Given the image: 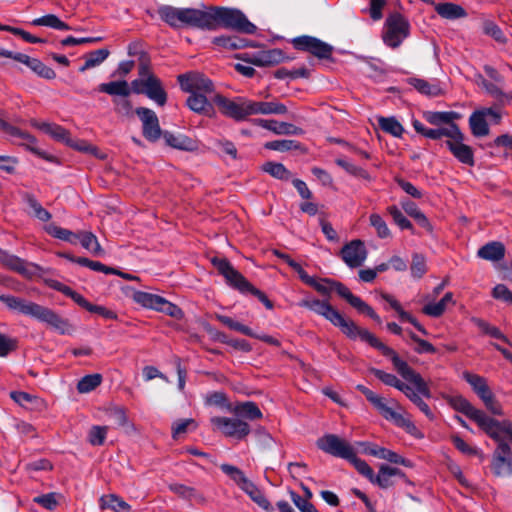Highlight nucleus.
Segmentation results:
<instances>
[{"label":"nucleus","instance_id":"f257e3e1","mask_svg":"<svg viewBox=\"0 0 512 512\" xmlns=\"http://www.w3.org/2000/svg\"><path fill=\"white\" fill-rule=\"evenodd\" d=\"M160 18L174 28L186 26L202 30L224 28L238 33L255 34L257 27L237 8L208 6L206 10L161 6Z\"/></svg>","mask_w":512,"mask_h":512},{"label":"nucleus","instance_id":"f03ea898","mask_svg":"<svg viewBox=\"0 0 512 512\" xmlns=\"http://www.w3.org/2000/svg\"><path fill=\"white\" fill-rule=\"evenodd\" d=\"M339 327L341 332L351 340H360L367 342L373 348L378 349L384 356L388 357L397 372L406 380L413 382L420 393L429 396V390L422 376L413 370L406 361L401 359L399 355L390 347L383 344L377 337L368 330L356 325V322H333Z\"/></svg>","mask_w":512,"mask_h":512},{"label":"nucleus","instance_id":"7ed1b4c3","mask_svg":"<svg viewBox=\"0 0 512 512\" xmlns=\"http://www.w3.org/2000/svg\"><path fill=\"white\" fill-rule=\"evenodd\" d=\"M445 399L454 410L474 421L491 439L498 441L500 439V433H504L512 440L511 421H498L488 416L483 410L474 407L470 401L462 395L446 396Z\"/></svg>","mask_w":512,"mask_h":512},{"label":"nucleus","instance_id":"20e7f679","mask_svg":"<svg viewBox=\"0 0 512 512\" xmlns=\"http://www.w3.org/2000/svg\"><path fill=\"white\" fill-rule=\"evenodd\" d=\"M213 267L222 275L226 283L241 293H251L261 301L266 308L272 309L273 302L261 290L254 287L238 270H236L230 261L223 257L214 256L210 259Z\"/></svg>","mask_w":512,"mask_h":512},{"label":"nucleus","instance_id":"39448f33","mask_svg":"<svg viewBox=\"0 0 512 512\" xmlns=\"http://www.w3.org/2000/svg\"><path fill=\"white\" fill-rule=\"evenodd\" d=\"M308 286L313 287L317 292L324 296H327L334 291L341 298L346 300L350 306L356 309L359 315L371 318L372 320H380L379 316L370 305L360 297L355 296L347 286L339 281L328 278L318 281L313 277L312 282H310Z\"/></svg>","mask_w":512,"mask_h":512},{"label":"nucleus","instance_id":"423d86ee","mask_svg":"<svg viewBox=\"0 0 512 512\" xmlns=\"http://www.w3.org/2000/svg\"><path fill=\"white\" fill-rule=\"evenodd\" d=\"M356 388L366 397V399L386 420L393 422L396 426L403 428L407 433L411 435L416 434L418 429L415 424L402 413L388 406L383 397L377 395L364 385H357Z\"/></svg>","mask_w":512,"mask_h":512},{"label":"nucleus","instance_id":"0eeeda50","mask_svg":"<svg viewBox=\"0 0 512 512\" xmlns=\"http://www.w3.org/2000/svg\"><path fill=\"white\" fill-rule=\"evenodd\" d=\"M212 101L218 106L222 115L237 122L246 120L252 115L251 100L242 97L232 100L221 94H215Z\"/></svg>","mask_w":512,"mask_h":512},{"label":"nucleus","instance_id":"6e6552de","mask_svg":"<svg viewBox=\"0 0 512 512\" xmlns=\"http://www.w3.org/2000/svg\"><path fill=\"white\" fill-rule=\"evenodd\" d=\"M133 299L141 306L162 312L169 317L176 319H181L184 317V313L180 307L159 295L143 291H136L133 294Z\"/></svg>","mask_w":512,"mask_h":512},{"label":"nucleus","instance_id":"1a4fd4ad","mask_svg":"<svg viewBox=\"0 0 512 512\" xmlns=\"http://www.w3.org/2000/svg\"><path fill=\"white\" fill-rule=\"evenodd\" d=\"M214 429L221 432L224 436L236 440L245 439L251 432L250 425L238 417L215 416L210 419Z\"/></svg>","mask_w":512,"mask_h":512},{"label":"nucleus","instance_id":"9d476101","mask_svg":"<svg viewBox=\"0 0 512 512\" xmlns=\"http://www.w3.org/2000/svg\"><path fill=\"white\" fill-rule=\"evenodd\" d=\"M0 301L12 310H18L24 315L36 317L39 320H58L57 316L50 309L15 296L0 295Z\"/></svg>","mask_w":512,"mask_h":512},{"label":"nucleus","instance_id":"9b49d317","mask_svg":"<svg viewBox=\"0 0 512 512\" xmlns=\"http://www.w3.org/2000/svg\"><path fill=\"white\" fill-rule=\"evenodd\" d=\"M383 41L391 48H397L409 35V23L400 13H393L386 19Z\"/></svg>","mask_w":512,"mask_h":512},{"label":"nucleus","instance_id":"f8f14e48","mask_svg":"<svg viewBox=\"0 0 512 512\" xmlns=\"http://www.w3.org/2000/svg\"><path fill=\"white\" fill-rule=\"evenodd\" d=\"M177 81L184 92L211 94L215 91L212 80L200 72H187L180 74Z\"/></svg>","mask_w":512,"mask_h":512},{"label":"nucleus","instance_id":"ddd939ff","mask_svg":"<svg viewBox=\"0 0 512 512\" xmlns=\"http://www.w3.org/2000/svg\"><path fill=\"white\" fill-rule=\"evenodd\" d=\"M293 47L299 51L311 53L318 59H331L333 47L312 36H299L291 41Z\"/></svg>","mask_w":512,"mask_h":512},{"label":"nucleus","instance_id":"4468645a","mask_svg":"<svg viewBox=\"0 0 512 512\" xmlns=\"http://www.w3.org/2000/svg\"><path fill=\"white\" fill-rule=\"evenodd\" d=\"M316 444L323 452L345 460L351 457L354 451L346 440L335 434H325L317 440Z\"/></svg>","mask_w":512,"mask_h":512},{"label":"nucleus","instance_id":"2eb2a0df","mask_svg":"<svg viewBox=\"0 0 512 512\" xmlns=\"http://www.w3.org/2000/svg\"><path fill=\"white\" fill-rule=\"evenodd\" d=\"M136 115L142 122V134L150 142L158 141L163 135L164 131L161 130L159 119L156 113L146 107H138L135 109Z\"/></svg>","mask_w":512,"mask_h":512},{"label":"nucleus","instance_id":"dca6fc26","mask_svg":"<svg viewBox=\"0 0 512 512\" xmlns=\"http://www.w3.org/2000/svg\"><path fill=\"white\" fill-rule=\"evenodd\" d=\"M235 57L258 67L274 66L283 62L285 59L284 52L278 48L262 50L254 54H237Z\"/></svg>","mask_w":512,"mask_h":512},{"label":"nucleus","instance_id":"f3484780","mask_svg":"<svg viewBox=\"0 0 512 512\" xmlns=\"http://www.w3.org/2000/svg\"><path fill=\"white\" fill-rule=\"evenodd\" d=\"M503 433H500V439L497 448L493 454L492 471L496 476H507L512 473V453L510 446L502 440Z\"/></svg>","mask_w":512,"mask_h":512},{"label":"nucleus","instance_id":"a211bd4d","mask_svg":"<svg viewBox=\"0 0 512 512\" xmlns=\"http://www.w3.org/2000/svg\"><path fill=\"white\" fill-rule=\"evenodd\" d=\"M340 255L342 260L350 268H357L365 261L367 257V250L362 240L355 239L342 247Z\"/></svg>","mask_w":512,"mask_h":512},{"label":"nucleus","instance_id":"6ab92c4d","mask_svg":"<svg viewBox=\"0 0 512 512\" xmlns=\"http://www.w3.org/2000/svg\"><path fill=\"white\" fill-rule=\"evenodd\" d=\"M5 54L8 55H4V57L11 58L17 62L25 64L39 77H42L47 80H52L56 77L55 71L37 58H32L26 54L18 52L15 53L9 50H5Z\"/></svg>","mask_w":512,"mask_h":512},{"label":"nucleus","instance_id":"aec40b11","mask_svg":"<svg viewBox=\"0 0 512 512\" xmlns=\"http://www.w3.org/2000/svg\"><path fill=\"white\" fill-rule=\"evenodd\" d=\"M253 123L265 128L277 135H302L304 130L301 127L287 122H278L274 119H254Z\"/></svg>","mask_w":512,"mask_h":512},{"label":"nucleus","instance_id":"412c9836","mask_svg":"<svg viewBox=\"0 0 512 512\" xmlns=\"http://www.w3.org/2000/svg\"><path fill=\"white\" fill-rule=\"evenodd\" d=\"M186 105L197 114L210 118L216 115L213 103L207 99L206 94L190 93V96L186 100Z\"/></svg>","mask_w":512,"mask_h":512},{"label":"nucleus","instance_id":"4be33fe9","mask_svg":"<svg viewBox=\"0 0 512 512\" xmlns=\"http://www.w3.org/2000/svg\"><path fill=\"white\" fill-rule=\"evenodd\" d=\"M144 95L155 101L159 106H164L167 102V92L163 88L161 80L156 75H150L146 78Z\"/></svg>","mask_w":512,"mask_h":512},{"label":"nucleus","instance_id":"5701e85b","mask_svg":"<svg viewBox=\"0 0 512 512\" xmlns=\"http://www.w3.org/2000/svg\"><path fill=\"white\" fill-rule=\"evenodd\" d=\"M234 416L244 421H254L263 418V413L253 401L237 402L231 409Z\"/></svg>","mask_w":512,"mask_h":512},{"label":"nucleus","instance_id":"b1692460","mask_svg":"<svg viewBox=\"0 0 512 512\" xmlns=\"http://www.w3.org/2000/svg\"><path fill=\"white\" fill-rule=\"evenodd\" d=\"M161 137H163L165 143L173 149L189 152L198 149L197 141L184 134L174 135L169 131H164Z\"/></svg>","mask_w":512,"mask_h":512},{"label":"nucleus","instance_id":"393cba45","mask_svg":"<svg viewBox=\"0 0 512 512\" xmlns=\"http://www.w3.org/2000/svg\"><path fill=\"white\" fill-rule=\"evenodd\" d=\"M450 305L454 306L455 301L453 299V293L447 292L438 302H428L425 304L421 311L426 316L438 318L443 315L444 311Z\"/></svg>","mask_w":512,"mask_h":512},{"label":"nucleus","instance_id":"a878e982","mask_svg":"<svg viewBox=\"0 0 512 512\" xmlns=\"http://www.w3.org/2000/svg\"><path fill=\"white\" fill-rule=\"evenodd\" d=\"M304 305L309 310L315 312L317 315L325 317L327 320H344L343 316L327 301H305Z\"/></svg>","mask_w":512,"mask_h":512},{"label":"nucleus","instance_id":"bb28decb","mask_svg":"<svg viewBox=\"0 0 512 512\" xmlns=\"http://www.w3.org/2000/svg\"><path fill=\"white\" fill-rule=\"evenodd\" d=\"M0 262L8 269L15 271L25 277H31L32 272L27 268V263L25 260L11 255L8 252L0 249Z\"/></svg>","mask_w":512,"mask_h":512},{"label":"nucleus","instance_id":"cd10ccee","mask_svg":"<svg viewBox=\"0 0 512 512\" xmlns=\"http://www.w3.org/2000/svg\"><path fill=\"white\" fill-rule=\"evenodd\" d=\"M394 476L403 477L404 473L399 468L383 464L380 466L378 474H374L370 482L378 485L380 488L386 489L393 485L391 478Z\"/></svg>","mask_w":512,"mask_h":512},{"label":"nucleus","instance_id":"c85d7f7f","mask_svg":"<svg viewBox=\"0 0 512 512\" xmlns=\"http://www.w3.org/2000/svg\"><path fill=\"white\" fill-rule=\"evenodd\" d=\"M288 112L286 105L278 101H252V115L256 114H276L283 115Z\"/></svg>","mask_w":512,"mask_h":512},{"label":"nucleus","instance_id":"c756f323","mask_svg":"<svg viewBox=\"0 0 512 512\" xmlns=\"http://www.w3.org/2000/svg\"><path fill=\"white\" fill-rule=\"evenodd\" d=\"M434 8L437 14L444 19L454 20L467 16L466 10L461 5L452 2L437 3Z\"/></svg>","mask_w":512,"mask_h":512},{"label":"nucleus","instance_id":"7c9ffc66","mask_svg":"<svg viewBox=\"0 0 512 512\" xmlns=\"http://www.w3.org/2000/svg\"><path fill=\"white\" fill-rule=\"evenodd\" d=\"M241 489L245 491L250 498L257 503L263 510L267 512H273L274 508L266 498L264 493L250 480H247L242 486Z\"/></svg>","mask_w":512,"mask_h":512},{"label":"nucleus","instance_id":"2f4dec72","mask_svg":"<svg viewBox=\"0 0 512 512\" xmlns=\"http://www.w3.org/2000/svg\"><path fill=\"white\" fill-rule=\"evenodd\" d=\"M365 452L369 455L377 457L379 459L387 460L394 464H401L404 466H409V461L397 454L396 452L389 450L384 447H379L377 445H373L365 449Z\"/></svg>","mask_w":512,"mask_h":512},{"label":"nucleus","instance_id":"473e14b6","mask_svg":"<svg viewBox=\"0 0 512 512\" xmlns=\"http://www.w3.org/2000/svg\"><path fill=\"white\" fill-rule=\"evenodd\" d=\"M477 255L485 260L499 261L505 256V246L498 241L489 242L478 250Z\"/></svg>","mask_w":512,"mask_h":512},{"label":"nucleus","instance_id":"72a5a7b5","mask_svg":"<svg viewBox=\"0 0 512 512\" xmlns=\"http://www.w3.org/2000/svg\"><path fill=\"white\" fill-rule=\"evenodd\" d=\"M471 133L475 137H483L489 134V125L485 113L481 110L474 111L469 117Z\"/></svg>","mask_w":512,"mask_h":512},{"label":"nucleus","instance_id":"f704fd0d","mask_svg":"<svg viewBox=\"0 0 512 512\" xmlns=\"http://www.w3.org/2000/svg\"><path fill=\"white\" fill-rule=\"evenodd\" d=\"M171 492L185 500H195L198 503H204V496L194 487L187 486L181 483H171L168 485Z\"/></svg>","mask_w":512,"mask_h":512},{"label":"nucleus","instance_id":"c9c22d12","mask_svg":"<svg viewBox=\"0 0 512 512\" xmlns=\"http://www.w3.org/2000/svg\"><path fill=\"white\" fill-rule=\"evenodd\" d=\"M423 381L425 383H427L424 379ZM411 384H413L415 386V389L416 391H414L411 387H410V390L407 391V393L405 394V396L413 403L415 404L419 410L425 414V416L430 419V420H433L435 418V415L433 413V411L430 409V407L428 406V404L426 402L423 401V399L421 398V396L425 397V398H430L431 397V391H429V396H425L423 395L422 393L419 392V390L417 389V386L409 381ZM427 388H429L428 384H426ZM430 390V389H428Z\"/></svg>","mask_w":512,"mask_h":512},{"label":"nucleus","instance_id":"e433bc0d","mask_svg":"<svg viewBox=\"0 0 512 512\" xmlns=\"http://www.w3.org/2000/svg\"><path fill=\"white\" fill-rule=\"evenodd\" d=\"M407 83L413 86L419 93L429 96L437 97L443 94V90L437 84H432L427 80L411 77L407 79Z\"/></svg>","mask_w":512,"mask_h":512},{"label":"nucleus","instance_id":"4c0bfd02","mask_svg":"<svg viewBox=\"0 0 512 512\" xmlns=\"http://www.w3.org/2000/svg\"><path fill=\"white\" fill-rule=\"evenodd\" d=\"M98 90L102 93L113 96H121L124 98H127L131 94L130 86L125 80L102 83L98 86Z\"/></svg>","mask_w":512,"mask_h":512},{"label":"nucleus","instance_id":"58836bf2","mask_svg":"<svg viewBox=\"0 0 512 512\" xmlns=\"http://www.w3.org/2000/svg\"><path fill=\"white\" fill-rule=\"evenodd\" d=\"M445 144L459 162L468 166L474 165V152L470 146L466 144L454 145L450 142H445Z\"/></svg>","mask_w":512,"mask_h":512},{"label":"nucleus","instance_id":"ea45409f","mask_svg":"<svg viewBox=\"0 0 512 512\" xmlns=\"http://www.w3.org/2000/svg\"><path fill=\"white\" fill-rule=\"evenodd\" d=\"M45 231L52 237L69 242L71 244H76L77 241L81 242L82 231L79 233H74L53 223L46 225Z\"/></svg>","mask_w":512,"mask_h":512},{"label":"nucleus","instance_id":"a19ab883","mask_svg":"<svg viewBox=\"0 0 512 512\" xmlns=\"http://www.w3.org/2000/svg\"><path fill=\"white\" fill-rule=\"evenodd\" d=\"M224 323L227 324V326L230 329L238 331L244 335L260 339L266 343H269V344H272L275 346L280 345V342L278 339H276L272 336H269V335L258 334L256 332H254L248 325L244 324L243 322H224Z\"/></svg>","mask_w":512,"mask_h":512},{"label":"nucleus","instance_id":"79ce46f5","mask_svg":"<svg viewBox=\"0 0 512 512\" xmlns=\"http://www.w3.org/2000/svg\"><path fill=\"white\" fill-rule=\"evenodd\" d=\"M35 126L49 134L56 141L63 142L66 145L70 144V132L64 127L50 123L35 124Z\"/></svg>","mask_w":512,"mask_h":512},{"label":"nucleus","instance_id":"37998d69","mask_svg":"<svg viewBox=\"0 0 512 512\" xmlns=\"http://www.w3.org/2000/svg\"><path fill=\"white\" fill-rule=\"evenodd\" d=\"M212 43L218 47L227 49V50H239L247 47V43L245 42V38L232 35H221L214 37L212 39Z\"/></svg>","mask_w":512,"mask_h":512},{"label":"nucleus","instance_id":"c03bdc74","mask_svg":"<svg viewBox=\"0 0 512 512\" xmlns=\"http://www.w3.org/2000/svg\"><path fill=\"white\" fill-rule=\"evenodd\" d=\"M426 121L434 126H440L442 124H448L449 126L460 118V114L454 111L449 112H432L428 111L424 113Z\"/></svg>","mask_w":512,"mask_h":512},{"label":"nucleus","instance_id":"a18cd8bd","mask_svg":"<svg viewBox=\"0 0 512 512\" xmlns=\"http://www.w3.org/2000/svg\"><path fill=\"white\" fill-rule=\"evenodd\" d=\"M109 55H110V51L107 48H101V49L86 53L83 56V58L85 59V62L83 64V66H81L79 68V71L85 72L88 69H91L93 67L100 65L102 62H104L107 59V57Z\"/></svg>","mask_w":512,"mask_h":512},{"label":"nucleus","instance_id":"49530a36","mask_svg":"<svg viewBox=\"0 0 512 512\" xmlns=\"http://www.w3.org/2000/svg\"><path fill=\"white\" fill-rule=\"evenodd\" d=\"M101 509H111L115 512L130 511L131 506L115 494L103 495L100 498Z\"/></svg>","mask_w":512,"mask_h":512},{"label":"nucleus","instance_id":"de8ad7c7","mask_svg":"<svg viewBox=\"0 0 512 512\" xmlns=\"http://www.w3.org/2000/svg\"><path fill=\"white\" fill-rule=\"evenodd\" d=\"M372 372L374 376L381 382H383L385 385L394 387L399 391L403 392L404 394H406L407 391L410 390V386L399 380L394 374L384 372L380 369H373Z\"/></svg>","mask_w":512,"mask_h":512},{"label":"nucleus","instance_id":"09e8293b","mask_svg":"<svg viewBox=\"0 0 512 512\" xmlns=\"http://www.w3.org/2000/svg\"><path fill=\"white\" fill-rule=\"evenodd\" d=\"M261 169L262 171L268 173L278 180L289 181L292 177V173L282 163L279 162H265Z\"/></svg>","mask_w":512,"mask_h":512},{"label":"nucleus","instance_id":"8fccbe9b","mask_svg":"<svg viewBox=\"0 0 512 512\" xmlns=\"http://www.w3.org/2000/svg\"><path fill=\"white\" fill-rule=\"evenodd\" d=\"M378 125L384 132L394 137L400 138L404 132L403 126L395 117H379Z\"/></svg>","mask_w":512,"mask_h":512},{"label":"nucleus","instance_id":"3c124183","mask_svg":"<svg viewBox=\"0 0 512 512\" xmlns=\"http://www.w3.org/2000/svg\"><path fill=\"white\" fill-rule=\"evenodd\" d=\"M81 245L89 250L94 256L105 255L104 249L98 242L97 237L90 231H82Z\"/></svg>","mask_w":512,"mask_h":512},{"label":"nucleus","instance_id":"603ef678","mask_svg":"<svg viewBox=\"0 0 512 512\" xmlns=\"http://www.w3.org/2000/svg\"><path fill=\"white\" fill-rule=\"evenodd\" d=\"M32 25L35 26H47L58 30H70V26L60 20L56 15L54 14H48L43 17L34 19L32 21Z\"/></svg>","mask_w":512,"mask_h":512},{"label":"nucleus","instance_id":"864d4df0","mask_svg":"<svg viewBox=\"0 0 512 512\" xmlns=\"http://www.w3.org/2000/svg\"><path fill=\"white\" fill-rule=\"evenodd\" d=\"M0 129L12 137L26 140L29 145H32L36 142V138L33 135L26 131H22L18 127L9 124L3 119H0Z\"/></svg>","mask_w":512,"mask_h":512},{"label":"nucleus","instance_id":"5fc2aeb1","mask_svg":"<svg viewBox=\"0 0 512 512\" xmlns=\"http://www.w3.org/2000/svg\"><path fill=\"white\" fill-rule=\"evenodd\" d=\"M23 197L26 203L32 208L36 218L43 222H48L51 219V213L41 206L34 195L25 193Z\"/></svg>","mask_w":512,"mask_h":512},{"label":"nucleus","instance_id":"6e6d98bb","mask_svg":"<svg viewBox=\"0 0 512 512\" xmlns=\"http://www.w3.org/2000/svg\"><path fill=\"white\" fill-rule=\"evenodd\" d=\"M265 149L285 152L289 150H299L302 148L301 143L295 140H274L264 144Z\"/></svg>","mask_w":512,"mask_h":512},{"label":"nucleus","instance_id":"4d7b16f0","mask_svg":"<svg viewBox=\"0 0 512 512\" xmlns=\"http://www.w3.org/2000/svg\"><path fill=\"white\" fill-rule=\"evenodd\" d=\"M102 382V376L100 374H89L82 377L78 384L77 390L80 393H89L96 389Z\"/></svg>","mask_w":512,"mask_h":512},{"label":"nucleus","instance_id":"13d9d810","mask_svg":"<svg viewBox=\"0 0 512 512\" xmlns=\"http://www.w3.org/2000/svg\"><path fill=\"white\" fill-rule=\"evenodd\" d=\"M347 461H349L361 475L366 477L369 481L372 480L374 475L373 469L365 460L357 457L355 450L352 452V456L349 457Z\"/></svg>","mask_w":512,"mask_h":512},{"label":"nucleus","instance_id":"bf43d9fd","mask_svg":"<svg viewBox=\"0 0 512 512\" xmlns=\"http://www.w3.org/2000/svg\"><path fill=\"white\" fill-rule=\"evenodd\" d=\"M483 32L484 34L492 37L498 43L504 44L507 42V38L500 27L491 20H485L483 22Z\"/></svg>","mask_w":512,"mask_h":512},{"label":"nucleus","instance_id":"052dcab7","mask_svg":"<svg viewBox=\"0 0 512 512\" xmlns=\"http://www.w3.org/2000/svg\"><path fill=\"white\" fill-rule=\"evenodd\" d=\"M336 164L340 167H342L343 169H345L349 174L355 176V177H360L362 179H365L367 181H370L371 180V176L370 174L363 168L361 167H358L344 159H341V158H338L336 159Z\"/></svg>","mask_w":512,"mask_h":512},{"label":"nucleus","instance_id":"680f3d73","mask_svg":"<svg viewBox=\"0 0 512 512\" xmlns=\"http://www.w3.org/2000/svg\"><path fill=\"white\" fill-rule=\"evenodd\" d=\"M310 76V72L306 67H301L299 69L294 70H288L284 67L277 69L274 72V77L277 79H284V78H291V79H297V78H308Z\"/></svg>","mask_w":512,"mask_h":512},{"label":"nucleus","instance_id":"e2e57ef3","mask_svg":"<svg viewBox=\"0 0 512 512\" xmlns=\"http://www.w3.org/2000/svg\"><path fill=\"white\" fill-rule=\"evenodd\" d=\"M107 426H92L88 433V441L93 446H101L104 444L107 436Z\"/></svg>","mask_w":512,"mask_h":512},{"label":"nucleus","instance_id":"0e129e2a","mask_svg":"<svg viewBox=\"0 0 512 512\" xmlns=\"http://www.w3.org/2000/svg\"><path fill=\"white\" fill-rule=\"evenodd\" d=\"M58 497L59 494L55 492H50L47 494H42L34 497L33 501L38 505L42 506L43 508L49 511H53L59 504Z\"/></svg>","mask_w":512,"mask_h":512},{"label":"nucleus","instance_id":"69168bd1","mask_svg":"<svg viewBox=\"0 0 512 512\" xmlns=\"http://www.w3.org/2000/svg\"><path fill=\"white\" fill-rule=\"evenodd\" d=\"M410 270L412 276L415 278H422L427 272L426 259L422 254H413Z\"/></svg>","mask_w":512,"mask_h":512},{"label":"nucleus","instance_id":"338daca9","mask_svg":"<svg viewBox=\"0 0 512 512\" xmlns=\"http://www.w3.org/2000/svg\"><path fill=\"white\" fill-rule=\"evenodd\" d=\"M17 347L18 341L16 338L0 333V357H7L10 353L14 352Z\"/></svg>","mask_w":512,"mask_h":512},{"label":"nucleus","instance_id":"774afa93","mask_svg":"<svg viewBox=\"0 0 512 512\" xmlns=\"http://www.w3.org/2000/svg\"><path fill=\"white\" fill-rule=\"evenodd\" d=\"M108 416L120 427L128 425L126 409L122 406H113L107 410Z\"/></svg>","mask_w":512,"mask_h":512}]
</instances>
